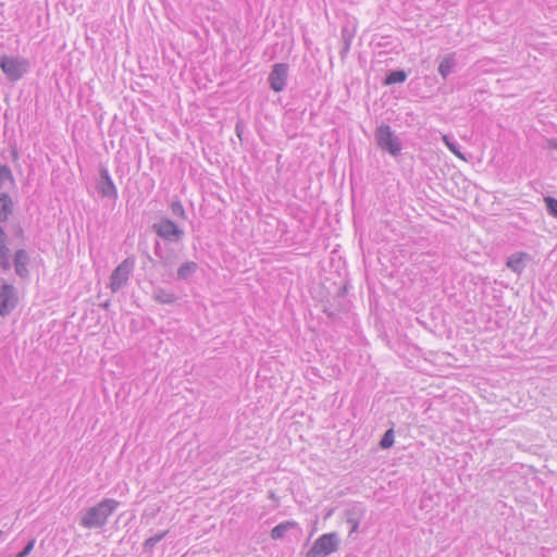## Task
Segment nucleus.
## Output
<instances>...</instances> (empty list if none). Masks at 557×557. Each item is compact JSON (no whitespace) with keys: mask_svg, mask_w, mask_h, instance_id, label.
<instances>
[{"mask_svg":"<svg viewBox=\"0 0 557 557\" xmlns=\"http://www.w3.org/2000/svg\"><path fill=\"white\" fill-rule=\"evenodd\" d=\"M119 503L114 499H103L96 506L86 510L81 519V525L87 529H97L103 527L108 518L114 512Z\"/></svg>","mask_w":557,"mask_h":557,"instance_id":"1","label":"nucleus"},{"mask_svg":"<svg viewBox=\"0 0 557 557\" xmlns=\"http://www.w3.org/2000/svg\"><path fill=\"white\" fill-rule=\"evenodd\" d=\"M0 69L9 82L15 83L28 73L30 62L22 57L4 54L0 58Z\"/></svg>","mask_w":557,"mask_h":557,"instance_id":"2","label":"nucleus"},{"mask_svg":"<svg viewBox=\"0 0 557 557\" xmlns=\"http://www.w3.org/2000/svg\"><path fill=\"white\" fill-rule=\"evenodd\" d=\"M374 138L379 148L397 157L401 151V141L387 124H381L376 127Z\"/></svg>","mask_w":557,"mask_h":557,"instance_id":"3","label":"nucleus"},{"mask_svg":"<svg viewBox=\"0 0 557 557\" xmlns=\"http://www.w3.org/2000/svg\"><path fill=\"white\" fill-rule=\"evenodd\" d=\"M339 543L337 533L323 534L314 541L306 557H326L338 549Z\"/></svg>","mask_w":557,"mask_h":557,"instance_id":"4","label":"nucleus"},{"mask_svg":"<svg viewBox=\"0 0 557 557\" xmlns=\"http://www.w3.org/2000/svg\"><path fill=\"white\" fill-rule=\"evenodd\" d=\"M133 268L134 260L126 258L113 270L110 276V288L113 293L119 292L127 284Z\"/></svg>","mask_w":557,"mask_h":557,"instance_id":"5","label":"nucleus"},{"mask_svg":"<svg viewBox=\"0 0 557 557\" xmlns=\"http://www.w3.org/2000/svg\"><path fill=\"white\" fill-rule=\"evenodd\" d=\"M17 289L12 283L3 282L0 285V315H9L17 306Z\"/></svg>","mask_w":557,"mask_h":557,"instance_id":"6","label":"nucleus"},{"mask_svg":"<svg viewBox=\"0 0 557 557\" xmlns=\"http://www.w3.org/2000/svg\"><path fill=\"white\" fill-rule=\"evenodd\" d=\"M152 230L159 237L168 242L176 243L184 236V231L170 219H161L153 223Z\"/></svg>","mask_w":557,"mask_h":557,"instance_id":"7","label":"nucleus"},{"mask_svg":"<svg viewBox=\"0 0 557 557\" xmlns=\"http://www.w3.org/2000/svg\"><path fill=\"white\" fill-rule=\"evenodd\" d=\"M288 77V65L286 63H276L272 66L268 82L274 91H282Z\"/></svg>","mask_w":557,"mask_h":557,"instance_id":"8","label":"nucleus"},{"mask_svg":"<svg viewBox=\"0 0 557 557\" xmlns=\"http://www.w3.org/2000/svg\"><path fill=\"white\" fill-rule=\"evenodd\" d=\"M97 190L102 197H106L109 199L117 198L116 187H115L107 168L102 166L100 169V178L97 184Z\"/></svg>","mask_w":557,"mask_h":557,"instance_id":"9","label":"nucleus"},{"mask_svg":"<svg viewBox=\"0 0 557 557\" xmlns=\"http://www.w3.org/2000/svg\"><path fill=\"white\" fill-rule=\"evenodd\" d=\"M457 60L456 53L451 52L443 57L438 65L440 75L446 79L456 69Z\"/></svg>","mask_w":557,"mask_h":557,"instance_id":"10","label":"nucleus"},{"mask_svg":"<svg viewBox=\"0 0 557 557\" xmlns=\"http://www.w3.org/2000/svg\"><path fill=\"white\" fill-rule=\"evenodd\" d=\"M408 77V74L403 69L389 70L386 72L383 84L386 86L404 83Z\"/></svg>","mask_w":557,"mask_h":557,"instance_id":"11","label":"nucleus"},{"mask_svg":"<svg viewBox=\"0 0 557 557\" xmlns=\"http://www.w3.org/2000/svg\"><path fill=\"white\" fill-rule=\"evenodd\" d=\"M153 299L162 305H171L177 300V297L173 292L165 290L163 288H157L153 292Z\"/></svg>","mask_w":557,"mask_h":557,"instance_id":"12","label":"nucleus"},{"mask_svg":"<svg viewBox=\"0 0 557 557\" xmlns=\"http://www.w3.org/2000/svg\"><path fill=\"white\" fill-rule=\"evenodd\" d=\"M525 258H529V256L524 252L512 255L508 258L507 267L515 273L520 274L524 269L523 259Z\"/></svg>","mask_w":557,"mask_h":557,"instance_id":"13","label":"nucleus"},{"mask_svg":"<svg viewBox=\"0 0 557 557\" xmlns=\"http://www.w3.org/2000/svg\"><path fill=\"white\" fill-rule=\"evenodd\" d=\"M297 525L295 521H284L275 525L271 531V537L273 540H281L285 534Z\"/></svg>","mask_w":557,"mask_h":557,"instance_id":"14","label":"nucleus"},{"mask_svg":"<svg viewBox=\"0 0 557 557\" xmlns=\"http://www.w3.org/2000/svg\"><path fill=\"white\" fill-rule=\"evenodd\" d=\"M352 38H354V33H351L348 27L342 28L343 45H342V49L339 51L342 59H344L346 57V54L348 53Z\"/></svg>","mask_w":557,"mask_h":557,"instance_id":"15","label":"nucleus"},{"mask_svg":"<svg viewBox=\"0 0 557 557\" xmlns=\"http://www.w3.org/2000/svg\"><path fill=\"white\" fill-rule=\"evenodd\" d=\"M197 270V263L193 261H188L183 263L177 270V278L187 280Z\"/></svg>","mask_w":557,"mask_h":557,"instance_id":"16","label":"nucleus"},{"mask_svg":"<svg viewBox=\"0 0 557 557\" xmlns=\"http://www.w3.org/2000/svg\"><path fill=\"white\" fill-rule=\"evenodd\" d=\"M7 183L13 184L14 177L10 166L0 163V189L4 188Z\"/></svg>","mask_w":557,"mask_h":557,"instance_id":"17","label":"nucleus"},{"mask_svg":"<svg viewBox=\"0 0 557 557\" xmlns=\"http://www.w3.org/2000/svg\"><path fill=\"white\" fill-rule=\"evenodd\" d=\"M394 441H395L394 430L388 429L387 431H385L379 445L382 449H388L394 445Z\"/></svg>","mask_w":557,"mask_h":557,"instance_id":"18","label":"nucleus"},{"mask_svg":"<svg viewBox=\"0 0 557 557\" xmlns=\"http://www.w3.org/2000/svg\"><path fill=\"white\" fill-rule=\"evenodd\" d=\"M168 534V531L148 537L144 543L145 550L149 552Z\"/></svg>","mask_w":557,"mask_h":557,"instance_id":"19","label":"nucleus"},{"mask_svg":"<svg viewBox=\"0 0 557 557\" xmlns=\"http://www.w3.org/2000/svg\"><path fill=\"white\" fill-rule=\"evenodd\" d=\"M544 201L546 205L547 212L552 216L557 218V199L552 196H547L544 198Z\"/></svg>","mask_w":557,"mask_h":557,"instance_id":"20","label":"nucleus"},{"mask_svg":"<svg viewBox=\"0 0 557 557\" xmlns=\"http://www.w3.org/2000/svg\"><path fill=\"white\" fill-rule=\"evenodd\" d=\"M443 140L446 144L447 148L458 158L465 159L462 153L459 150V146L456 141L449 139L447 135L443 136Z\"/></svg>","mask_w":557,"mask_h":557,"instance_id":"21","label":"nucleus"},{"mask_svg":"<svg viewBox=\"0 0 557 557\" xmlns=\"http://www.w3.org/2000/svg\"><path fill=\"white\" fill-rule=\"evenodd\" d=\"M171 211L173 215L182 219H186L185 209L181 201H173L171 205Z\"/></svg>","mask_w":557,"mask_h":557,"instance_id":"22","label":"nucleus"},{"mask_svg":"<svg viewBox=\"0 0 557 557\" xmlns=\"http://www.w3.org/2000/svg\"><path fill=\"white\" fill-rule=\"evenodd\" d=\"M34 545H35V540H30L25 545V547L18 554H16L15 557H26V556H28L30 554V552L33 550Z\"/></svg>","mask_w":557,"mask_h":557,"instance_id":"23","label":"nucleus"},{"mask_svg":"<svg viewBox=\"0 0 557 557\" xmlns=\"http://www.w3.org/2000/svg\"><path fill=\"white\" fill-rule=\"evenodd\" d=\"M244 128H245V123L242 119H239L235 125V132L240 140H242Z\"/></svg>","mask_w":557,"mask_h":557,"instance_id":"24","label":"nucleus"},{"mask_svg":"<svg viewBox=\"0 0 557 557\" xmlns=\"http://www.w3.org/2000/svg\"><path fill=\"white\" fill-rule=\"evenodd\" d=\"M347 522H348L349 524H351V532H354V531H356V530L358 529L359 522H358V520H356L355 518L349 517V518L347 519Z\"/></svg>","mask_w":557,"mask_h":557,"instance_id":"25","label":"nucleus"},{"mask_svg":"<svg viewBox=\"0 0 557 557\" xmlns=\"http://www.w3.org/2000/svg\"><path fill=\"white\" fill-rule=\"evenodd\" d=\"M547 148L548 149H557V140L556 139H548L547 140Z\"/></svg>","mask_w":557,"mask_h":557,"instance_id":"26","label":"nucleus"},{"mask_svg":"<svg viewBox=\"0 0 557 557\" xmlns=\"http://www.w3.org/2000/svg\"><path fill=\"white\" fill-rule=\"evenodd\" d=\"M154 253L162 259V257L160 255V243H158V242H157L156 247H154Z\"/></svg>","mask_w":557,"mask_h":557,"instance_id":"27","label":"nucleus"},{"mask_svg":"<svg viewBox=\"0 0 557 557\" xmlns=\"http://www.w3.org/2000/svg\"><path fill=\"white\" fill-rule=\"evenodd\" d=\"M23 233H24L23 227H22V226H17V228H16V235H17V236H22V235H23Z\"/></svg>","mask_w":557,"mask_h":557,"instance_id":"28","label":"nucleus"}]
</instances>
